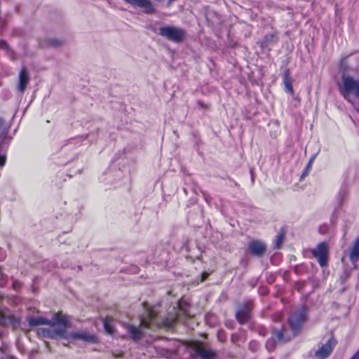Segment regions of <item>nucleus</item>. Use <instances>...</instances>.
Returning <instances> with one entry per match:
<instances>
[{
	"instance_id": "f257e3e1",
	"label": "nucleus",
	"mask_w": 359,
	"mask_h": 359,
	"mask_svg": "<svg viewBox=\"0 0 359 359\" xmlns=\"http://www.w3.org/2000/svg\"><path fill=\"white\" fill-rule=\"evenodd\" d=\"M29 324L36 327L37 334L43 337L65 338L69 341L80 339L92 344L98 342V338L86 330L67 332L66 330L70 327V321L69 317L61 312L55 313L51 320L41 316L31 318Z\"/></svg>"
},
{
	"instance_id": "f03ea898",
	"label": "nucleus",
	"mask_w": 359,
	"mask_h": 359,
	"mask_svg": "<svg viewBox=\"0 0 359 359\" xmlns=\"http://www.w3.org/2000/svg\"><path fill=\"white\" fill-rule=\"evenodd\" d=\"M159 34L170 41L176 43L181 42L185 36V32L182 29L172 26L161 27Z\"/></svg>"
},
{
	"instance_id": "7ed1b4c3",
	"label": "nucleus",
	"mask_w": 359,
	"mask_h": 359,
	"mask_svg": "<svg viewBox=\"0 0 359 359\" xmlns=\"http://www.w3.org/2000/svg\"><path fill=\"white\" fill-rule=\"evenodd\" d=\"M306 309L304 307H302L290 318L289 323L294 333L300 329L302 323L306 320Z\"/></svg>"
},
{
	"instance_id": "20e7f679",
	"label": "nucleus",
	"mask_w": 359,
	"mask_h": 359,
	"mask_svg": "<svg viewBox=\"0 0 359 359\" xmlns=\"http://www.w3.org/2000/svg\"><path fill=\"white\" fill-rule=\"evenodd\" d=\"M314 257L318 259L320 266H324L327 261V246L325 243H320L313 250Z\"/></svg>"
},
{
	"instance_id": "39448f33",
	"label": "nucleus",
	"mask_w": 359,
	"mask_h": 359,
	"mask_svg": "<svg viewBox=\"0 0 359 359\" xmlns=\"http://www.w3.org/2000/svg\"><path fill=\"white\" fill-rule=\"evenodd\" d=\"M335 345L334 339H330L325 344H323L316 352V356L319 359H325L332 353Z\"/></svg>"
},
{
	"instance_id": "423d86ee",
	"label": "nucleus",
	"mask_w": 359,
	"mask_h": 359,
	"mask_svg": "<svg viewBox=\"0 0 359 359\" xmlns=\"http://www.w3.org/2000/svg\"><path fill=\"white\" fill-rule=\"evenodd\" d=\"M193 348L195 353L202 359H213L215 356L212 351L205 348L199 343H194Z\"/></svg>"
},
{
	"instance_id": "0eeeda50",
	"label": "nucleus",
	"mask_w": 359,
	"mask_h": 359,
	"mask_svg": "<svg viewBox=\"0 0 359 359\" xmlns=\"http://www.w3.org/2000/svg\"><path fill=\"white\" fill-rule=\"evenodd\" d=\"M249 250L252 255L257 257H261L265 252L266 245L262 241H252L249 244Z\"/></svg>"
},
{
	"instance_id": "6e6552de",
	"label": "nucleus",
	"mask_w": 359,
	"mask_h": 359,
	"mask_svg": "<svg viewBox=\"0 0 359 359\" xmlns=\"http://www.w3.org/2000/svg\"><path fill=\"white\" fill-rule=\"evenodd\" d=\"M29 80V77L27 69L25 67L22 68L19 74L18 85V90L20 92L22 93L25 91Z\"/></svg>"
},
{
	"instance_id": "1a4fd4ad",
	"label": "nucleus",
	"mask_w": 359,
	"mask_h": 359,
	"mask_svg": "<svg viewBox=\"0 0 359 359\" xmlns=\"http://www.w3.org/2000/svg\"><path fill=\"white\" fill-rule=\"evenodd\" d=\"M127 3L141 7L145 10L147 13H151L153 11L151 4L148 0H124Z\"/></svg>"
},
{
	"instance_id": "9d476101",
	"label": "nucleus",
	"mask_w": 359,
	"mask_h": 359,
	"mask_svg": "<svg viewBox=\"0 0 359 359\" xmlns=\"http://www.w3.org/2000/svg\"><path fill=\"white\" fill-rule=\"evenodd\" d=\"M283 84H284V88L285 90L291 94H294V90L292 86L291 79L290 76V72L289 70H287L285 72L283 75Z\"/></svg>"
},
{
	"instance_id": "9b49d317",
	"label": "nucleus",
	"mask_w": 359,
	"mask_h": 359,
	"mask_svg": "<svg viewBox=\"0 0 359 359\" xmlns=\"http://www.w3.org/2000/svg\"><path fill=\"white\" fill-rule=\"evenodd\" d=\"M359 258V238L355 242L350 254V259L352 262H356Z\"/></svg>"
},
{
	"instance_id": "f8f14e48",
	"label": "nucleus",
	"mask_w": 359,
	"mask_h": 359,
	"mask_svg": "<svg viewBox=\"0 0 359 359\" xmlns=\"http://www.w3.org/2000/svg\"><path fill=\"white\" fill-rule=\"evenodd\" d=\"M249 317V311L248 309H240L236 313V318L241 323H245Z\"/></svg>"
},
{
	"instance_id": "ddd939ff",
	"label": "nucleus",
	"mask_w": 359,
	"mask_h": 359,
	"mask_svg": "<svg viewBox=\"0 0 359 359\" xmlns=\"http://www.w3.org/2000/svg\"><path fill=\"white\" fill-rule=\"evenodd\" d=\"M154 318V312L152 311H147L146 316L142 317L141 320V323L144 326H149Z\"/></svg>"
},
{
	"instance_id": "4468645a",
	"label": "nucleus",
	"mask_w": 359,
	"mask_h": 359,
	"mask_svg": "<svg viewBox=\"0 0 359 359\" xmlns=\"http://www.w3.org/2000/svg\"><path fill=\"white\" fill-rule=\"evenodd\" d=\"M127 329H128V332L131 334L132 337L134 339H137L140 338V337L141 335V332L138 327L132 326V325H128Z\"/></svg>"
},
{
	"instance_id": "2eb2a0df",
	"label": "nucleus",
	"mask_w": 359,
	"mask_h": 359,
	"mask_svg": "<svg viewBox=\"0 0 359 359\" xmlns=\"http://www.w3.org/2000/svg\"><path fill=\"white\" fill-rule=\"evenodd\" d=\"M112 321H113L112 319L109 317L104 318L103 320L104 330L108 334H113V332H114Z\"/></svg>"
},
{
	"instance_id": "dca6fc26",
	"label": "nucleus",
	"mask_w": 359,
	"mask_h": 359,
	"mask_svg": "<svg viewBox=\"0 0 359 359\" xmlns=\"http://www.w3.org/2000/svg\"><path fill=\"white\" fill-rule=\"evenodd\" d=\"M285 238V232L284 231H281L278 233V234L276 237L275 240V246L276 248H279L284 240Z\"/></svg>"
},
{
	"instance_id": "f3484780",
	"label": "nucleus",
	"mask_w": 359,
	"mask_h": 359,
	"mask_svg": "<svg viewBox=\"0 0 359 359\" xmlns=\"http://www.w3.org/2000/svg\"><path fill=\"white\" fill-rule=\"evenodd\" d=\"M315 157L316 156H313L311 159L309 160L307 165H306V170L303 172L302 174V176H305L307 175V172H309V170L312 167V165H313V161L315 159Z\"/></svg>"
},
{
	"instance_id": "a211bd4d",
	"label": "nucleus",
	"mask_w": 359,
	"mask_h": 359,
	"mask_svg": "<svg viewBox=\"0 0 359 359\" xmlns=\"http://www.w3.org/2000/svg\"><path fill=\"white\" fill-rule=\"evenodd\" d=\"M266 347L269 351L273 350L275 347V339H269L266 343Z\"/></svg>"
},
{
	"instance_id": "6ab92c4d",
	"label": "nucleus",
	"mask_w": 359,
	"mask_h": 359,
	"mask_svg": "<svg viewBox=\"0 0 359 359\" xmlns=\"http://www.w3.org/2000/svg\"><path fill=\"white\" fill-rule=\"evenodd\" d=\"M5 134L4 131V120L0 117V138Z\"/></svg>"
},
{
	"instance_id": "aec40b11",
	"label": "nucleus",
	"mask_w": 359,
	"mask_h": 359,
	"mask_svg": "<svg viewBox=\"0 0 359 359\" xmlns=\"http://www.w3.org/2000/svg\"><path fill=\"white\" fill-rule=\"evenodd\" d=\"M0 48L4 49L5 50H8V43L4 41H0Z\"/></svg>"
},
{
	"instance_id": "412c9836",
	"label": "nucleus",
	"mask_w": 359,
	"mask_h": 359,
	"mask_svg": "<svg viewBox=\"0 0 359 359\" xmlns=\"http://www.w3.org/2000/svg\"><path fill=\"white\" fill-rule=\"evenodd\" d=\"M276 337L280 341H282L283 339V334L280 331H278L276 333Z\"/></svg>"
},
{
	"instance_id": "4be33fe9",
	"label": "nucleus",
	"mask_w": 359,
	"mask_h": 359,
	"mask_svg": "<svg viewBox=\"0 0 359 359\" xmlns=\"http://www.w3.org/2000/svg\"><path fill=\"white\" fill-rule=\"evenodd\" d=\"M6 163V156L0 155V166H4Z\"/></svg>"
},
{
	"instance_id": "5701e85b",
	"label": "nucleus",
	"mask_w": 359,
	"mask_h": 359,
	"mask_svg": "<svg viewBox=\"0 0 359 359\" xmlns=\"http://www.w3.org/2000/svg\"><path fill=\"white\" fill-rule=\"evenodd\" d=\"M350 359H359V350Z\"/></svg>"
},
{
	"instance_id": "b1692460",
	"label": "nucleus",
	"mask_w": 359,
	"mask_h": 359,
	"mask_svg": "<svg viewBox=\"0 0 359 359\" xmlns=\"http://www.w3.org/2000/svg\"><path fill=\"white\" fill-rule=\"evenodd\" d=\"M177 317H175L173 318L170 322L168 323L169 326H172L174 323V322L177 320Z\"/></svg>"
},
{
	"instance_id": "393cba45",
	"label": "nucleus",
	"mask_w": 359,
	"mask_h": 359,
	"mask_svg": "<svg viewBox=\"0 0 359 359\" xmlns=\"http://www.w3.org/2000/svg\"><path fill=\"white\" fill-rule=\"evenodd\" d=\"M1 253V252L0 251V254ZM3 259H4V256H2V257H0V261H1Z\"/></svg>"
}]
</instances>
